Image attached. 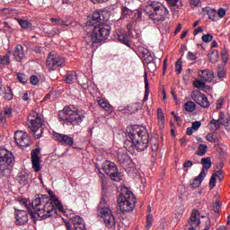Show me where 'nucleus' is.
Returning a JSON list of instances; mask_svg holds the SVG:
<instances>
[{"mask_svg": "<svg viewBox=\"0 0 230 230\" xmlns=\"http://www.w3.org/2000/svg\"><path fill=\"white\" fill-rule=\"evenodd\" d=\"M33 216L37 215L41 220L57 217V208L51 201H48L46 195L35 196L32 199Z\"/></svg>", "mask_w": 230, "mask_h": 230, "instance_id": "obj_1", "label": "nucleus"}, {"mask_svg": "<svg viewBox=\"0 0 230 230\" xmlns=\"http://www.w3.org/2000/svg\"><path fill=\"white\" fill-rule=\"evenodd\" d=\"M146 15L155 24L166 21L169 11L163 4L157 1H147L144 8Z\"/></svg>", "mask_w": 230, "mask_h": 230, "instance_id": "obj_2", "label": "nucleus"}, {"mask_svg": "<svg viewBox=\"0 0 230 230\" xmlns=\"http://www.w3.org/2000/svg\"><path fill=\"white\" fill-rule=\"evenodd\" d=\"M128 137L133 141V146L137 152H145L148 148L150 135L145 128H137L128 133Z\"/></svg>", "mask_w": 230, "mask_h": 230, "instance_id": "obj_3", "label": "nucleus"}, {"mask_svg": "<svg viewBox=\"0 0 230 230\" xmlns=\"http://www.w3.org/2000/svg\"><path fill=\"white\" fill-rule=\"evenodd\" d=\"M111 35V27L109 24H100L94 27L91 34H87L84 37L86 44H100L102 40H107Z\"/></svg>", "mask_w": 230, "mask_h": 230, "instance_id": "obj_4", "label": "nucleus"}, {"mask_svg": "<svg viewBox=\"0 0 230 230\" xmlns=\"http://www.w3.org/2000/svg\"><path fill=\"white\" fill-rule=\"evenodd\" d=\"M97 213L102 218V222L108 229H116V217L112 214V210L105 201V198H102L97 207Z\"/></svg>", "mask_w": 230, "mask_h": 230, "instance_id": "obj_5", "label": "nucleus"}, {"mask_svg": "<svg viewBox=\"0 0 230 230\" xmlns=\"http://www.w3.org/2000/svg\"><path fill=\"white\" fill-rule=\"evenodd\" d=\"M117 202L121 213H130V211H134L136 197L128 188L123 187Z\"/></svg>", "mask_w": 230, "mask_h": 230, "instance_id": "obj_6", "label": "nucleus"}, {"mask_svg": "<svg viewBox=\"0 0 230 230\" xmlns=\"http://www.w3.org/2000/svg\"><path fill=\"white\" fill-rule=\"evenodd\" d=\"M58 116L63 121H68L72 125H80L85 119V112L71 107H65L62 111H59Z\"/></svg>", "mask_w": 230, "mask_h": 230, "instance_id": "obj_7", "label": "nucleus"}, {"mask_svg": "<svg viewBox=\"0 0 230 230\" xmlns=\"http://www.w3.org/2000/svg\"><path fill=\"white\" fill-rule=\"evenodd\" d=\"M28 121L29 128H31V132H32L35 139H40L44 132V128H42L44 123L42 119L39 117V113L32 111L28 117Z\"/></svg>", "mask_w": 230, "mask_h": 230, "instance_id": "obj_8", "label": "nucleus"}, {"mask_svg": "<svg viewBox=\"0 0 230 230\" xmlns=\"http://www.w3.org/2000/svg\"><path fill=\"white\" fill-rule=\"evenodd\" d=\"M64 66H66L64 58L53 52L49 54L46 61V66L49 71H55L58 67H64Z\"/></svg>", "mask_w": 230, "mask_h": 230, "instance_id": "obj_9", "label": "nucleus"}, {"mask_svg": "<svg viewBox=\"0 0 230 230\" xmlns=\"http://www.w3.org/2000/svg\"><path fill=\"white\" fill-rule=\"evenodd\" d=\"M14 161L13 154L4 148H0V172H4L6 166H12Z\"/></svg>", "mask_w": 230, "mask_h": 230, "instance_id": "obj_10", "label": "nucleus"}, {"mask_svg": "<svg viewBox=\"0 0 230 230\" xmlns=\"http://www.w3.org/2000/svg\"><path fill=\"white\" fill-rule=\"evenodd\" d=\"M14 141L21 148H28V146L31 145L30 136H28V133L24 131H16L14 133Z\"/></svg>", "mask_w": 230, "mask_h": 230, "instance_id": "obj_11", "label": "nucleus"}, {"mask_svg": "<svg viewBox=\"0 0 230 230\" xmlns=\"http://www.w3.org/2000/svg\"><path fill=\"white\" fill-rule=\"evenodd\" d=\"M191 100L195 102L200 107H203V109H209V101L208 100V96L206 94L202 93L200 91H193L190 94Z\"/></svg>", "mask_w": 230, "mask_h": 230, "instance_id": "obj_12", "label": "nucleus"}, {"mask_svg": "<svg viewBox=\"0 0 230 230\" xmlns=\"http://www.w3.org/2000/svg\"><path fill=\"white\" fill-rule=\"evenodd\" d=\"M53 137L55 141H58L63 146H73L75 145V138L69 137V135L54 132Z\"/></svg>", "mask_w": 230, "mask_h": 230, "instance_id": "obj_13", "label": "nucleus"}, {"mask_svg": "<svg viewBox=\"0 0 230 230\" xmlns=\"http://www.w3.org/2000/svg\"><path fill=\"white\" fill-rule=\"evenodd\" d=\"M39 154H40V148H35L31 152L32 169L36 173L42 170V166L40 165V156H39Z\"/></svg>", "mask_w": 230, "mask_h": 230, "instance_id": "obj_14", "label": "nucleus"}, {"mask_svg": "<svg viewBox=\"0 0 230 230\" xmlns=\"http://www.w3.org/2000/svg\"><path fill=\"white\" fill-rule=\"evenodd\" d=\"M15 218L17 226H24L28 223V213L24 210H15Z\"/></svg>", "mask_w": 230, "mask_h": 230, "instance_id": "obj_15", "label": "nucleus"}, {"mask_svg": "<svg viewBox=\"0 0 230 230\" xmlns=\"http://www.w3.org/2000/svg\"><path fill=\"white\" fill-rule=\"evenodd\" d=\"M49 199H47V202H51L53 205L56 206L57 209L58 211L64 212V206L62 205V202L58 200V198H57V195H55V192L53 190H49L48 191Z\"/></svg>", "mask_w": 230, "mask_h": 230, "instance_id": "obj_16", "label": "nucleus"}, {"mask_svg": "<svg viewBox=\"0 0 230 230\" xmlns=\"http://www.w3.org/2000/svg\"><path fill=\"white\" fill-rule=\"evenodd\" d=\"M199 78L203 80V82H213V79L215 78V72L213 70L205 69L198 72Z\"/></svg>", "mask_w": 230, "mask_h": 230, "instance_id": "obj_17", "label": "nucleus"}, {"mask_svg": "<svg viewBox=\"0 0 230 230\" xmlns=\"http://www.w3.org/2000/svg\"><path fill=\"white\" fill-rule=\"evenodd\" d=\"M206 175H208V172H206V170L202 169L200 173L192 181H190V187L199 188L202 184V181L206 179Z\"/></svg>", "mask_w": 230, "mask_h": 230, "instance_id": "obj_18", "label": "nucleus"}, {"mask_svg": "<svg viewBox=\"0 0 230 230\" xmlns=\"http://www.w3.org/2000/svg\"><path fill=\"white\" fill-rule=\"evenodd\" d=\"M200 214L199 213V210L194 209L190 215V219L189 221V226L190 227H197L200 226Z\"/></svg>", "mask_w": 230, "mask_h": 230, "instance_id": "obj_19", "label": "nucleus"}, {"mask_svg": "<svg viewBox=\"0 0 230 230\" xmlns=\"http://www.w3.org/2000/svg\"><path fill=\"white\" fill-rule=\"evenodd\" d=\"M14 59L16 62H22V59L24 58V47L22 45L18 44L16 45L14 51L13 53Z\"/></svg>", "mask_w": 230, "mask_h": 230, "instance_id": "obj_20", "label": "nucleus"}, {"mask_svg": "<svg viewBox=\"0 0 230 230\" xmlns=\"http://www.w3.org/2000/svg\"><path fill=\"white\" fill-rule=\"evenodd\" d=\"M102 170L105 172L107 175H109L112 172H118V166H116V164L111 161H105L102 164Z\"/></svg>", "mask_w": 230, "mask_h": 230, "instance_id": "obj_21", "label": "nucleus"}, {"mask_svg": "<svg viewBox=\"0 0 230 230\" xmlns=\"http://www.w3.org/2000/svg\"><path fill=\"white\" fill-rule=\"evenodd\" d=\"M73 222L75 230H87V227L85 226V221H84V218L76 216L73 218Z\"/></svg>", "mask_w": 230, "mask_h": 230, "instance_id": "obj_22", "label": "nucleus"}, {"mask_svg": "<svg viewBox=\"0 0 230 230\" xmlns=\"http://www.w3.org/2000/svg\"><path fill=\"white\" fill-rule=\"evenodd\" d=\"M115 39H117L119 42H121V44H124L125 46H128V48H130V38H128V35H127L125 32L117 33Z\"/></svg>", "mask_w": 230, "mask_h": 230, "instance_id": "obj_23", "label": "nucleus"}, {"mask_svg": "<svg viewBox=\"0 0 230 230\" xmlns=\"http://www.w3.org/2000/svg\"><path fill=\"white\" fill-rule=\"evenodd\" d=\"M118 161L120 164H127L128 163H130V156L128 155V154L125 151H119L118 155Z\"/></svg>", "mask_w": 230, "mask_h": 230, "instance_id": "obj_24", "label": "nucleus"}, {"mask_svg": "<svg viewBox=\"0 0 230 230\" xmlns=\"http://www.w3.org/2000/svg\"><path fill=\"white\" fill-rule=\"evenodd\" d=\"M97 102L100 105V107H102V109L106 111V112H112L114 111V108L112 107V105H111V103H109V101L105 99H102L99 97L97 99Z\"/></svg>", "mask_w": 230, "mask_h": 230, "instance_id": "obj_25", "label": "nucleus"}, {"mask_svg": "<svg viewBox=\"0 0 230 230\" xmlns=\"http://www.w3.org/2000/svg\"><path fill=\"white\" fill-rule=\"evenodd\" d=\"M144 82H145V95L143 99V103L148 102V96H150V85L148 84V73H144Z\"/></svg>", "mask_w": 230, "mask_h": 230, "instance_id": "obj_26", "label": "nucleus"}, {"mask_svg": "<svg viewBox=\"0 0 230 230\" xmlns=\"http://www.w3.org/2000/svg\"><path fill=\"white\" fill-rule=\"evenodd\" d=\"M28 179H30V174L26 171H22L18 173L16 180L22 186H26L28 182Z\"/></svg>", "mask_w": 230, "mask_h": 230, "instance_id": "obj_27", "label": "nucleus"}, {"mask_svg": "<svg viewBox=\"0 0 230 230\" xmlns=\"http://www.w3.org/2000/svg\"><path fill=\"white\" fill-rule=\"evenodd\" d=\"M205 13L208 15V19L211 21L217 22L218 21V15L217 13V10L211 8V7H206L204 10Z\"/></svg>", "mask_w": 230, "mask_h": 230, "instance_id": "obj_28", "label": "nucleus"}, {"mask_svg": "<svg viewBox=\"0 0 230 230\" xmlns=\"http://www.w3.org/2000/svg\"><path fill=\"white\" fill-rule=\"evenodd\" d=\"M20 204L21 206H24V208L27 209V211H29L30 215H31V217H33V205L31 204V207H30V201H28V199H22L20 200Z\"/></svg>", "mask_w": 230, "mask_h": 230, "instance_id": "obj_29", "label": "nucleus"}, {"mask_svg": "<svg viewBox=\"0 0 230 230\" xmlns=\"http://www.w3.org/2000/svg\"><path fill=\"white\" fill-rule=\"evenodd\" d=\"M4 99L7 102L13 100V93H12V88L10 86L4 88Z\"/></svg>", "mask_w": 230, "mask_h": 230, "instance_id": "obj_30", "label": "nucleus"}, {"mask_svg": "<svg viewBox=\"0 0 230 230\" xmlns=\"http://www.w3.org/2000/svg\"><path fill=\"white\" fill-rule=\"evenodd\" d=\"M109 177L111 179V181H114L115 182H119L121 181L122 175L120 172L117 171H112L111 173L108 174Z\"/></svg>", "mask_w": 230, "mask_h": 230, "instance_id": "obj_31", "label": "nucleus"}, {"mask_svg": "<svg viewBox=\"0 0 230 230\" xmlns=\"http://www.w3.org/2000/svg\"><path fill=\"white\" fill-rule=\"evenodd\" d=\"M207 153H208V146L204 144H200L198 146V150L196 152L197 155H199V157H202L206 155Z\"/></svg>", "mask_w": 230, "mask_h": 230, "instance_id": "obj_32", "label": "nucleus"}, {"mask_svg": "<svg viewBox=\"0 0 230 230\" xmlns=\"http://www.w3.org/2000/svg\"><path fill=\"white\" fill-rule=\"evenodd\" d=\"M102 21V12L100 11H95L93 12L92 15V24H96V22H100Z\"/></svg>", "mask_w": 230, "mask_h": 230, "instance_id": "obj_33", "label": "nucleus"}, {"mask_svg": "<svg viewBox=\"0 0 230 230\" xmlns=\"http://www.w3.org/2000/svg\"><path fill=\"white\" fill-rule=\"evenodd\" d=\"M184 105L185 111H187V112H193V111L197 109V104H195V102H193L192 101L187 102Z\"/></svg>", "mask_w": 230, "mask_h": 230, "instance_id": "obj_34", "label": "nucleus"}, {"mask_svg": "<svg viewBox=\"0 0 230 230\" xmlns=\"http://www.w3.org/2000/svg\"><path fill=\"white\" fill-rule=\"evenodd\" d=\"M218 50H212V52L210 54H208V58H209V61L212 63V64H215V62H217L218 61Z\"/></svg>", "mask_w": 230, "mask_h": 230, "instance_id": "obj_35", "label": "nucleus"}, {"mask_svg": "<svg viewBox=\"0 0 230 230\" xmlns=\"http://www.w3.org/2000/svg\"><path fill=\"white\" fill-rule=\"evenodd\" d=\"M17 22L23 30H28V28H31V22H28L27 20L18 19Z\"/></svg>", "mask_w": 230, "mask_h": 230, "instance_id": "obj_36", "label": "nucleus"}, {"mask_svg": "<svg viewBox=\"0 0 230 230\" xmlns=\"http://www.w3.org/2000/svg\"><path fill=\"white\" fill-rule=\"evenodd\" d=\"M201 164H203V170H209L211 168V158L206 157L201 159Z\"/></svg>", "mask_w": 230, "mask_h": 230, "instance_id": "obj_37", "label": "nucleus"}, {"mask_svg": "<svg viewBox=\"0 0 230 230\" xmlns=\"http://www.w3.org/2000/svg\"><path fill=\"white\" fill-rule=\"evenodd\" d=\"M130 226V221L128 218H123L122 222L119 225V226L115 230H125L124 227H128Z\"/></svg>", "mask_w": 230, "mask_h": 230, "instance_id": "obj_38", "label": "nucleus"}, {"mask_svg": "<svg viewBox=\"0 0 230 230\" xmlns=\"http://www.w3.org/2000/svg\"><path fill=\"white\" fill-rule=\"evenodd\" d=\"M99 177L101 179L102 190H107V185L109 184V182L107 181V177H105V174L103 173H100Z\"/></svg>", "mask_w": 230, "mask_h": 230, "instance_id": "obj_39", "label": "nucleus"}, {"mask_svg": "<svg viewBox=\"0 0 230 230\" xmlns=\"http://www.w3.org/2000/svg\"><path fill=\"white\" fill-rule=\"evenodd\" d=\"M151 149L153 152L159 150V140L156 137L152 138Z\"/></svg>", "mask_w": 230, "mask_h": 230, "instance_id": "obj_40", "label": "nucleus"}, {"mask_svg": "<svg viewBox=\"0 0 230 230\" xmlns=\"http://www.w3.org/2000/svg\"><path fill=\"white\" fill-rule=\"evenodd\" d=\"M124 148H126V150H128V152L134 150V141L126 140L124 142Z\"/></svg>", "mask_w": 230, "mask_h": 230, "instance_id": "obj_41", "label": "nucleus"}, {"mask_svg": "<svg viewBox=\"0 0 230 230\" xmlns=\"http://www.w3.org/2000/svg\"><path fill=\"white\" fill-rule=\"evenodd\" d=\"M66 84H75L76 82V74H70L66 76Z\"/></svg>", "mask_w": 230, "mask_h": 230, "instance_id": "obj_42", "label": "nucleus"}, {"mask_svg": "<svg viewBox=\"0 0 230 230\" xmlns=\"http://www.w3.org/2000/svg\"><path fill=\"white\" fill-rule=\"evenodd\" d=\"M217 186V173L212 174L210 181H209V188L213 190Z\"/></svg>", "mask_w": 230, "mask_h": 230, "instance_id": "obj_43", "label": "nucleus"}, {"mask_svg": "<svg viewBox=\"0 0 230 230\" xmlns=\"http://www.w3.org/2000/svg\"><path fill=\"white\" fill-rule=\"evenodd\" d=\"M194 87H196L197 89H202L204 90V88L206 87V83L202 82L200 80H196L193 84Z\"/></svg>", "mask_w": 230, "mask_h": 230, "instance_id": "obj_44", "label": "nucleus"}, {"mask_svg": "<svg viewBox=\"0 0 230 230\" xmlns=\"http://www.w3.org/2000/svg\"><path fill=\"white\" fill-rule=\"evenodd\" d=\"M153 222H154V216H152V214L147 215L146 224V229H150V227H152Z\"/></svg>", "mask_w": 230, "mask_h": 230, "instance_id": "obj_45", "label": "nucleus"}, {"mask_svg": "<svg viewBox=\"0 0 230 230\" xmlns=\"http://www.w3.org/2000/svg\"><path fill=\"white\" fill-rule=\"evenodd\" d=\"M17 79L21 84H26L28 82V76H26V75L23 74H18Z\"/></svg>", "mask_w": 230, "mask_h": 230, "instance_id": "obj_46", "label": "nucleus"}, {"mask_svg": "<svg viewBox=\"0 0 230 230\" xmlns=\"http://www.w3.org/2000/svg\"><path fill=\"white\" fill-rule=\"evenodd\" d=\"M210 125H214L216 128H220L221 125H224V121H220V119H213L210 121Z\"/></svg>", "mask_w": 230, "mask_h": 230, "instance_id": "obj_47", "label": "nucleus"}, {"mask_svg": "<svg viewBox=\"0 0 230 230\" xmlns=\"http://www.w3.org/2000/svg\"><path fill=\"white\" fill-rule=\"evenodd\" d=\"M0 64H2V66H8V64H10V56H4L3 58L0 59Z\"/></svg>", "mask_w": 230, "mask_h": 230, "instance_id": "obj_48", "label": "nucleus"}, {"mask_svg": "<svg viewBox=\"0 0 230 230\" xmlns=\"http://www.w3.org/2000/svg\"><path fill=\"white\" fill-rule=\"evenodd\" d=\"M157 116L161 123H164V113L163 112V109L161 108L157 109Z\"/></svg>", "mask_w": 230, "mask_h": 230, "instance_id": "obj_49", "label": "nucleus"}, {"mask_svg": "<svg viewBox=\"0 0 230 230\" xmlns=\"http://www.w3.org/2000/svg\"><path fill=\"white\" fill-rule=\"evenodd\" d=\"M132 13V11L127 7H122V19H125V17H128Z\"/></svg>", "mask_w": 230, "mask_h": 230, "instance_id": "obj_50", "label": "nucleus"}, {"mask_svg": "<svg viewBox=\"0 0 230 230\" xmlns=\"http://www.w3.org/2000/svg\"><path fill=\"white\" fill-rule=\"evenodd\" d=\"M220 208H222V205L219 200H217L213 205V211H215V213H220Z\"/></svg>", "mask_w": 230, "mask_h": 230, "instance_id": "obj_51", "label": "nucleus"}, {"mask_svg": "<svg viewBox=\"0 0 230 230\" xmlns=\"http://www.w3.org/2000/svg\"><path fill=\"white\" fill-rule=\"evenodd\" d=\"M175 69H176V73H178V75H181V73H182V63L181 62V60H178L175 63Z\"/></svg>", "mask_w": 230, "mask_h": 230, "instance_id": "obj_52", "label": "nucleus"}, {"mask_svg": "<svg viewBox=\"0 0 230 230\" xmlns=\"http://www.w3.org/2000/svg\"><path fill=\"white\" fill-rule=\"evenodd\" d=\"M201 39H202L203 42H206V43L211 42V40H213V35H211L209 33L204 34Z\"/></svg>", "mask_w": 230, "mask_h": 230, "instance_id": "obj_53", "label": "nucleus"}, {"mask_svg": "<svg viewBox=\"0 0 230 230\" xmlns=\"http://www.w3.org/2000/svg\"><path fill=\"white\" fill-rule=\"evenodd\" d=\"M206 139H207V141H209V143H216L217 142V139L215 138V134H213V133H208L206 136Z\"/></svg>", "mask_w": 230, "mask_h": 230, "instance_id": "obj_54", "label": "nucleus"}, {"mask_svg": "<svg viewBox=\"0 0 230 230\" xmlns=\"http://www.w3.org/2000/svg\"><path fill=\"white\" fill-rule=\"evenodd\" d=\"M200 127H202V122H200L199 120L192 122L191 128L195 131L199 130V128H200Z\"/></svg>", "mask_w": 230, "mask_h": 230, "instance_id": "obj_55", "label": "nucleus"}, {"mask_svg": "<svg viewBox=\"0 0 230 230\" xmlns=\"http://www.w3.org/2000/svg\"><path fill=\"white\" fill-rule=\"evenodd\" d=\"M13 112V110H12V108L10 107L4 108V116H7V118H10Z\"/></svg>", "mask_w": 230, "mask_h": 230, "instance_id": "obj_56", "label": "nucleus"}, {"mask_svg": "<svg viewBox=\"0 0 230 230\" xmlns=\"http://www.w3.org/2000/svg\"><path fill=\"white\" fill-rule=\"evenodd\" d=\"M217 76L218 78L222 79V78H226V70H224V68H218L217 69Z\"/></svg>", "mask_w": 230, "mask_h": 230, "instance_id": "obj_57", "label": "nucleus"}, {"mask_svg": "<svg viewBox=\"0 0 230 230\" xmlns=\"http://www.w3.org/2000/svg\"><path fill=\"white\" fill-rule=\"evenodd\" d=\"M226 9H224V8H220V9H218V11H217V17H219L220 19H224V17L226 16Z\"/></svg>", "mask_w": 230, "mask_h": 230, "instance_id": "obj_58", "label": "nucleus"}, {"mask_svg": "<svg viewBox=\"0 0 230 230\" xmlns=\"http://www.w3.org/2000/svg\"><path fill=\"white\" fill-rule=\"evenodd\" d=\"M31 84L32 85H38L39 84V77L37 75H31Z\"/></svg>", "mask_w": 230, "mask_h": 230, "instance_id": "obj_59", "label": "nucleus"}, {"mask_svg": "<svg viewBox=\"0 0 230 230\" xmlns=\"http://www.w3.org/2000/svg\"><path fill=\"white\" fill-rule=\"evenodd\" d=\"M144 60L146 62V64H150L151 62H154V58L152 57V55H148V56H146L144 58Z\"/></svg>", "mask_w": 230, "mask_h": 230, "instance_id": "obj_60", "label": "nucleus"}, {"mask_svg": "<svg viewBox=\"0 0 230 230\" xmlns=\"http://www.w3.org/2000/svg\"><path fill=\"white\" fill-rule=\"evenodd\" d=\"M224 107V98H219L217 102V109H222Z\"/></svg>", "mask_w": 230, "mask_h": 230, "instance_id": "obj_61", "label": "nucleus"}, {"mask_svg": "<svg viewBox=\"0 0 230 230\" xmlns=\"http://www.w3.org/2000/svg\"><path fill=\"white\" fill-rule=\"evenodd\" d=\"M187 57H188L189 60H197V56L195 54H193V52H191V51L188 52Z\"/></svg>", "mask_w": 230, "mask_h": 230, "instance_id": "obj_62", "label": "nucleus"}, {"mask_svg": "<svg viewBox=\"0 0 230 230\" xmlns=\"http://www.w3.org/2000/svg\"><path fill=\"white\" fill-rule=\"evenodd\" d=\"M217 177H218L219 181H224V171L219 170L216 173Z\"/></svg>", "mask_w": 230, "mask_h": 230, "instance_id": "obj_63", "label": "nucleus"}, {"mask_svg": "<svg viewBox=\"0 0 230 230\" xmlns=\"http://www.w3.org/2000/svg\"><path fill=\"white\" fill-rule=\"evenodd\" d=\"M193 166V162L188 160L183 164V168H191Z\"/></svg>", "mask_w": 230, "mask_h": 230, "instance_id": "obj_64", "label": "nucleus"}]
</instances>
